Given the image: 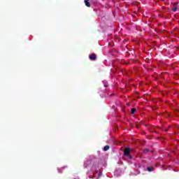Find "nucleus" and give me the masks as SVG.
<instances>
[{"instance_id":"nucleus-1","label":"nucleus","mask_w":179,"mask_h":179,"mask_svg":"<svg viewBox=\"0 0 179 179\" xmlns=\"http://www.w3.org/2000/svg\"><path fill=\"white\" fill-rule=\"evenodd\" d=\"M131 149L129 148H125L124 150V156H127L129 159H132V155L130 154Z\"/></svg>"},{"instance_id":"nucleus-2","label":"nucleus","mask_w":179,"mask_h":179,"mask_svg":"<svg viewBox=\"0 0 179 179\" xmlns=\"http://www.w3.org/2000/svg\"><path fill=\"white\" fill-rule=\"evenodd\" d=\"M90 59H91V61H95V59H97V56L96 54L93 53L90 55Z\"/></svg>"},{"instance_id":"nucleus-3","label":"nucleus","mask_w":179,"mask_h":179,"mask_svg":"<svg viewBox=\"0 0 179 179\" xmlns=\"http://www.w3.org/2000/svg\"><path fill=\"white\" fill-rule=\"evenodd\" d=\"M177 5H178V3H173V8H172L173 12H177L178 8L177 7Z\"/></svg>"},{"instance_id":"nucleus-4","label":"nucleus","mask_w":179,"mask_h":179,"mask_svg":"<svg viewBox=\"0 0 179 179\" xmlns=\"http://www.w3.org/2000/svg\"><path fill=\"white\" fill-rule=\"evenodd\" d=\"M84 2L85 4L87 6V8H90V3L89 2V0H85Z\"/></svg>"},{"instance_id":"nucleus-5","label":"nucleus","mask_w":179,"mask_h":179,"mask_svg":"<svg viewBox=\"0 0 179 179\" xmlns=\"http://www.w3.org/2000/svg\"><path fill=\"white\" fill-rule=\"evenodd\" d=\"M89 164H90V161H86L85 163H84V166L85 167H87L89 166Z\"/></svg>"},{"instance_id":"nucleus-6","label":"nucleus","mask_w":179,"mask_h":179,"mask_svg":"<svg viewBox=\"0 0 179 179\" xmlns=\"http://www.w3.org/2000/svg\"><path fill=\"white\" fill-rule=\"evenodd\" d=\"M108 149H110V146L108 145H106L104 148H103V150L105 152H107V150H108Z\"/></svg>"},{"instance_id":"nucleus-7","label":"nucleus","mask_w":179,"mask_h":179,"mask_svg":"<svg viewBox=\"0 0 179 179\" xmlns=\"http://www.w3.org/2000/svg\"><path fill=\"white\" fill-rule=\"evenodd\" d=\"M135 111H136V108H133L131 110V114H135Z\"/></svg>"},{"instance_id":"nucleus-8","label":"nucleus","mask_w":179,"mask_h":179,"mask_svg":"<svg viewBox=\"0 0 179 179\" xmlns=\"http://www.w3.org/2000/svg\"><path fill=\"white\" fill-rule=\"evenodd\" d=\"M147 170H148V171H153V167H148L147 168Z\"/></svg>"},{"instance_id":"nucleus-9","label":"nucleus","mask_w":179,"mask_h":179,"mask_svg":"<svg viewBox=\"0 0 179 179\" xmlns=\"http://www.w3.org/2000/svg\"><path fill=\"white\" fill-rule=\"evenodd\" d=\"M149 152V149L145 148L144 149L143 153H148Z\"/></svg>"},{"instance_id":"nucleus-10","label":"nucleus","mask_w":179,"mask_h":179,"mask_svg":"<svg viewBox=\"0 0 179 179\" xmlns=\"http://www.w3.org/2000/svg\"><path fill=\"white\" fill-rule=\"evenodd\" d=\"M102 175H103V173L101 172H99L98 173V178H99V177H101Z\"/></svg>"},{"instance_id":"nucleus-11","label":"nucleus","mask_w":179,"mask_h":179,"mask_svg":"<svg viewBox=\"0 0 179 179\" xmlns=\"http://www.w3.org/2000/svg\"><path fill=\"white\" fill-rule=\"evenodd\" d=\"M62 170H64V168L59 169L58 170L59 173H62Z\"/></svg>"},{"instance_id":"nucleus-12","label":"nucleus","mask_w":179,"mask_h":179,"mask_svg":"<svg viewBox=\"0 0 179 179\" xmlns=\"http://www.w3.org/2000/svg\"><path fill=\"white\" fill-rule=\"evenodd\" d=\"M108 87V85H105V87Z\"/></svg>"},{"instance_id":"nucleus-13","label":"nucleus","mask_w":179,"mask_h":179,"mask_svg":"<svg viewBox=\"0 0 179 179\" xmlns=\"http://www.w3.org/2000/svg\"><path fill=\"white\" fill-rule=\"evenodd\" d=\"M162 1H164V0H162Z\"/></svg>"}]
</instances>
